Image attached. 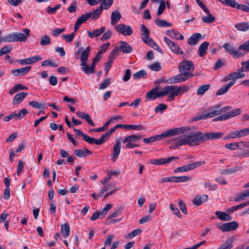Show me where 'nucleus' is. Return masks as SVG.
Here are the masks:
<instances>
[{
	"label": "nucleus",
	"instance_id": "obj_1",
	"mask_svg": "<svg viewBox=\"0 0 249 249\" xmlns=\"http://www.w3.org/2000/svg\"><path fill=\"white\" fill-rule=\"evenodd\" d=\"M224 135L222 132L203 133L200 131H193L181 136L179 140L174 143V146L179 147L184 145H198L200 143L221 138Z\"/></svg>",
	"mask_w": 249,
	"mask_h": 249
},
{
	"label": "nucleus",
	"instance_id": "obj_2",
	"mask_svg": "<svg viewBox=\"0 0 249 249\" xmlns=\"http://www.w3.org/2000/svg\"><path fill=\"white\" fill-rule=\"evenodd\" d=\"M191 130V128L188 126L174 128L167 130L160 134L153 136L147 138H143V141L145 143H150L179 134H184Z\"/></svg>",
	"mask_w": 249,
	"mask_h": 249
},
{
	"label": "nucleus",
	"instance_id": "obj_3",
	"mask_svg": "<svg viewBox=\"0 0 249 249\" xmlns=\"http://www.w3.org/2000/svg\"><path fill=\"white\" fill-rule=\"evenodd\" d=\"M221 106L220 105L217 104L213 107L209 108L206 110V113L196 116L193 118V120L196 121L212 118L215 116L219 115L221 113L231 109V106H226L222 108H221Z\"/></svg>",
	"mask_w": 249,
	"mask_h": 249
},
{
	"label": "nucleus",
	"instance_id": "obj_4",
	"mask_svg": "<svg viewBox=\"0 0 249 249\" xmlns=\"http://www.w3.org/2000/svg\"><path fill=\"white\" fill-rule=\"evenodd\" d=\"M242 64L245 66V68L244 67L240 68L236 72L227 75L225 78V81L234 80L236 81L237 79L245 77L246 76L244 73L245 71V69L246 71H249V60L243 62Z\"/></svg>",
	"mask_w": 249,
	"mask_h": 249
},
{
	"label": "nucleus",
	"instance_id": "obj_5",
	"mask_svg": "<svg viewBox=\"0 0 249 249\" xmlns=\"http://www.w3.org/2000/svg\"><path fill=\"white\" fill-rule=\"evenodd\" d=\"M158 88L151 89L146 94L145 98L147 101L154 100L157 98H160L169 95L167 86H165L161 91H159Z\"/></svg>",
	"mask_w": 249,
	"mask_h": 249
},
{
	"label": "nucleus",
	"instance_id": "obj_6",
	"mask_svg": "<svg viewBox=\"0 0 249 249\" xmlns=\"http://www.w3.org/2000/svg\"><path fill=\"white\" fill-rule=\"evenodd\" d=\"M169 91V95L167 98L168 101H172L175 97L177 96L180 91L186 92L188 90L189 88L187 86L177 87L175 85L167 86Z\"/></svg>",
	"mask_w": 249,
	"mask_h": 249
},
{
	"label": "nucleus",
	"instance_id": "obj_7",
	"mask_svg": "<svg viewBox=\"0 0 249 249\" xmlns=\"http://www.w3.org/2000/svg\"><path fill=\"white\" fill-rule=\"evenodd\" d=\"M222 3L230 6L232 8L240 10L243 12H249V2L247 5L239 4L234 0H218Z\"/></svg>",
	"mask_w": 249,
	"mask_h": 249
},
{
	"label": "nucleus",
	"instance_id": "obj_8",
	"mask_svg": "<svg viewBox=\"0 0 249 249\" xmlns=\"http://www.w3.org/2000/svg\"><path fill=\"white\" fill-rule=\"evenodd\" d=\"M142 138V135H131L125 138L126 147L132 148L140 146L139 141Z\"/></svg>",
	"mask_w": 249,
	"mask_h": 249
},
{
	"label": "nucleus",
	"instance_id": "obj_9",
	"mask_svg": "<svg viewBox=\"0 0 249 249\" xmlns=\"http://www.w3.org/2000/svg\"><path fill=\"white\" fill-rule=\"evenodd\" d=\"M205 161H203L202 162L196 161L193 163H189L188 164L178 167L174 169V173L179 172H185L190 170H194L196 167L199 166L202 164H205Z\"/></svg>",
	"mask_w": 249,
	"mask_h": 249
},
{
	"label": "nucleus",
	"instance_id": "obj_10",
	"mask_svg": "<svg viewBox=\"0 0 249 249\" xmlns=\"http://www.w3.org/2000/svg\"><path fill=\"white\" fill-rule=\"evenodd\" d=\"M215 226L223 232H226L236 230L238 227V224L236 221H232L229 223H226L223 224L216 223Z\"/></svg>",
	"mask_w": 249,
	"mask_h": 249
},
{
	"label": "nucleus",
	"instance_id": "obj_11",
	"mask_svg": "<svg viewBox=\"0 0 249 249\" xmlns=\"http://www.w3.org/2000/svg\"><path fill=\"white\" fill-rule=\"evenodd\" d=\"M194 76V74L189 72H182L176 75L169 79V83H178L187 80L188 79Z\"/></svg>",
	"mask_w": 249,
	"mask_h": 249
},
{
	"label": "nucleus",
	"instance_id": "obj_12",
	"mask_svg": "<svg viewBox=\"0 0 249 249\" xmlns=\"http://www.w3.org/2000/svg\"><path fill=\"white\" fill-rule=\"evenodd\" d=\"M223 48L227 52L235 58H239L244 55L242 52L235 49L230 43H226L223 45Z\"/></svg>",
	"mask_w": 249,
	"mask_h": 249
},
{
	"label": "nucleus",
	"instance_id": "obj_13",
	"mask_svg": "<svg viewBox=\"0 0 249 249\" xmlns=\"http://www.w3.org/2000/svg\"><path fill=\"white\" fill-rule=\"evenodd\" d=\"M241 113V110L240 108H236L214 119L213 121H219L226 120L240 115Z\"/></svg>",
	"mask_w": 249,
	"mask_h": 249
},
{
	"label": "nucleus",
	"instance_id": "obj_14",
	"mask_svg": "<svg viewBox=\"0 0 249 249\" xmlns=\"http://www.w3.org/2000/svg\"><path fill=\"white\" fill-rule=\"evenodd\" d=\"M141 31L142 32L141 36L143 41L145 43L148 44L150 46H152V43H154V41L150 37L149 31L144 24L141 25Z\"/></svg>",
	"mask_w": 249,
	"mask_h": 249
},
{
	"label": "nucleus",
	"instance_id": "obj_15",
	"mask_svg": "<svg viewBox=\"0 0 249 249\" xmlns=\"http://www.w3.org/2000/svg\"><path fill=\"white\" fill-rule=\"evenodd\" d=\"M164 41L172 52L176 54H183V52L181 50L179 51V47L175 42L166 36L164 37Z\"/></svg>",
	"mask_w": 249,
	"mask_h": 249
},
{
	"label": "nucleus",
	"instance_id": "obj_16",
	"mask_svg": "<svg viewBox=\"0 0 249 249\" xmlns=\"http://www.w3.org/2000/svg\"><path fill=\"white\" fill-rule=\"evenodd\" d=\"M121 151V142L120 141H117L116 143L114 145L112 150L110 157L111 160L113 162L116 161L118 157L120 154Z\"/></svg>",
	"mask_w": 249,
	"mask_h": 249
},
{
	"label": "nucleus",
	"instance_id": "obj_17",
	"mask_svg": "<svg viewBox=\"0 0 249 249\" xmlns=\"http://www.w3.org/2000/svg\"><path fill=\"white\" fill-rule=\"evenodd\" d=\"M179 71L180 72H185L186 71H194V67L193 64L191 61H184L180 63L179 66Z\"/></svg>",
	"mask_w": 249,
	"mask_h": 249
},
{
	"label": "nucleus",
	"instance_id": "obj_18",
	"mask_svg": "<svg viewBox=\"0 0 249 249\" xmlns=\"http://www.w3.org/2000/svg\"><path fill=\"white\" fill-rule=\"evenodd\" d=\"M23 33L15 32L16 41L25 42L30 36V31L28 29L23 30Z\"/></svg>",
	"mask_w": 249,
	"mask_h": 249
},
{
	"label": "nucleus",
	"instance_id": "obj_19",
	"mask_svg": "<svg viewBox=\"0 0 249 249\" xmlns=\"http://www.w3.org/2000/svg\"><path fill=\"white\" fill-rule=\"evenodd\" d=\"M245 136L246 135L245 132V129H243L242 130H236L229 133L225 137L224 139H234L236 138H239Z\"/></svg>",
	"mask_w": 249,
	"mask_h": 249
},
{
	"label": "nucleus",
	"instance_id": "obj_20",
	"mask_svg": "<svg viewBox=\"0 0 249 249\" xmlns=\"http://www.w3.org/2000/svg\"><path fill=\"white\" fill-rule=\"evenodd\" d=\"M42 58L39 56L36 55L23 59H19L17 61L18 62L19 64L23 65L32 64L35 62L40 60Z\"/></svg>",
	"mask_w": 249,
	"mask_h": 249
},
{
	"label": "nucleus",
	"instance_id": "obj_21",
	"mask_svg": "<svg viewBox=\"0 0 249 249\" xmlns=\"http://www.w3.org/2000/svg\"><path fill=\"white\" fill-rule=\"evenodd\" d=\"M31 69V66H26L24 68L13 70L11 73L16 76L19 75H24L27 74Z\"/></svg>",
	"mask_w": 249,
	"mask_h": 249
},
{
	"label": "nucleus",
	"instance_id": "obj_22",
	"mask_svg": "<svg viewBox=\"0 0 249 249\" xmlns=\"http://www.w3.org/2000/svg\"><path fill=\"white\" fill-rule=\"evenodd\" d=\"M89 18V16L87 15V13L85 14L82 15L79 17L74 24L75 32H76L78 29L81 26V25L86 22Z\"/></svg>",
	"mask_w": 249,
	"mask_h": 249
},
{
	"label": "nucleus",
	"instance_id": "obj_23",
	"mask_svg": "<svg viewBox=\"0 0 249 249\" xmlns=\"http://www.w3.org/2000/svg\"><path fill=\"white\" fill-rule=\"evenodd\" d=\"M81 66V69L86 74L89 75L92 74L95 72V66L93 65L92 63L90 66L87 64V63L83 64H80Z\"/></svg>",
	"mask_w": 249,
	"mask_h": 249
},
{
	"label": "nucleus",
	"instance_id": "obj_24",
	"mask_svg": "<svg viewBox=\"0 0 249 249\" xmlns=\"http://www.w3.org/2000/svg\"><path fill=\"white\" fill-rule=\"evenodd\" d=\"M91 47L88 46L85 50H83L80 55V64L87 63L90 54Z\"/></svg>",
	"mask_w": 249,
	"mask_h": 249
},
{
	"label": "nucleus",
	"instance_id": "obj_25",
	"mask_svg": "<svg viewBox=\"0 0 249 249\" xmlns=\"http://www.w3.org/2000/svg\"><path fill=\"white\" fill-rule=\"evenodd\" d=\"M203 11L207 15L202 18V20L204 23L209 24L212 23L215 20V18L214 16L211 14L209 10L207 8L204 9Z\"/></svg>",
	"mask_w": 249,
	"mask_h": 249
},
{
	"label": "nucleus",
	"instance_id": "obj_26",
	"mask_svg": "<svg viewBox=\"0 0 249 249\" xmlns=\"http://www.w3.org/2000/svg\"><path fill=\"white\" fill-rule=\"evenodd\" d=\"M76 115L78 117L85 119L88 123V124L92 126H95L93 121L90 118L89 115L88 113L77 111L76 113Z\"/></svg>",
	"mask_w": 249,
	"mask_h": 249
},
{
	"label": "nucleus",
	"instance_id": "obj_27",
	"mask_svg": "<svg viewBox=\"0 0 249 249\" xmlns=\"http://www.w3.org/2000/svg\"><path fill=\"white\" fill-rule=\"evenodd\" d=\"M84 140L89 144L95 143L96 145H101L105 142L102 136L99 139H95L87 135L85 136Z\"/></svg>",
	"mask_w": 249,
	"mask_h": 249
},
{
	"label": "nucleus",
	"instance_id": "obj_28",
	"mask_svg": "<svg viewBox=\"0 0 249 249\" xmlns=\"http://www.w3.org/2000/svg\"><path fill=\"white\" fill-rule=\"evenodd\" d=\"M119 43L121 44V45L119 47V48L115 47L110 53V55L109 56L108 58H111V59L113 60L117 55L119 50H120L122 52L124 53V42L120 41Z\"/></svg>",
	"mask_w": 249,
	"mask_h": 249
},
{
	"label": "nucleus",
	"instance_id": "obj_29",
	"mask_svg": "<svg viewBox=\"0 0 249 249\" xmlns=\"http://www.w3.org/2000/svg\"><path fill=\"white\" fill-rule=\"evenodd\" d=\"M208 198V196L207 195H203L202 196L197 195L194 198L193 202L195 205L199 206L204 202L206 201Z\"/></svg>",
	"mask_w": 249,
	"mask_h": 249
},
{
	"label": "nucleus",
	"instance_id": "obj_30",
	"mask_svg": "<svg viewBox=\"0 0 249 249\" xmlns=\"http://www.w3.org/2000/svg\"><path fill=\"white\" fill-rule=\"evenodd\" d=\"M106 30L105 27H102L99 29H97L95 30L90 32L89 31H87L89 36L90 38H93L95 37L99 36L102 34H103Z\"/></svg>",
	"mask_w": 249,
	"mask_h": 249
},
{
	"label": "nucleus",
	"instance_id": "obj_31",
	"mask_svg": "<svg viewBox=\"0 0 249 249\" xmlns=\"http://www.w3.org/2000/svg\"><path fill=\"white\" fill-rule=\"evenodd\" d=\"M179 159V158L178 156H172L168 158L157 159V165H165L169 163L172 160H178Z\"/></svg>",
	"mask_w": 249,
	"mask_h": 249
},
{
	"label": "nucleus",
	"instance_id": "obj_32",
	"mask_svg": "<svg viewBox=\"0 0 249 249\" xmlns=\"http://www.w3.org/2000/svg\"><path fill=\"white\" fill-rule=\"evenodd\" d=\"M166 34L170 37L175 38L176 39L182 40L184 38L183 35L180 34L178 32L174 30H167Z\"/></svg>",
	"mask_w": 249,
	"mask_h": 249
},
{
	"label": "nucleus",
	"instance_id": "obj_33",
	"mask_svg": "<svg viewBox=\"0 0 249 249\" xmlns=\"http://www.w3.org/2000/svg\"><path fill=\"white\" fill-rule=\"evenodd\" d=\"M234 26L239 31L246 32L249 30V21L238 23L236 24Z\"/></svg>",
	"mask_w": 249,
	"mask_h": 249
},
{
	"label": "nucleus",
	"instance_id": "obj_34",
	"mask_svg": "<svg viewBox=\"0 0 249 249\" xmlns=\"http://www.w3.org/2000/svg\"><path fill=\"white\" fill-rule=\"evenodd\" d=\"M74 153L78 157H84L87 155H90L92 152L88 148L85 147L84 149H76L74 151Z\"/></svg>",
	"mask_w": 249,
	"mask_h": 249
},
{
	"label": "nucleus",
	"instance_id": "obj_35",
	"mask_svg": "<svg viewBox=\"0 0 249 249\" xmlns=\"http://www.w3.org/2000/svg\"><path fill=\"white\" fill-rule=\"evenodd\" d=\"M201 38V35L200 33H196L193 34L189 39L188 43L189 45H195L198 42V40Z\"/></svg>",
	"mask_w": 249,
	"mask_h": 249
},
{
	"label": "nucleus",
	"instance_id": "obj_36",
	"mask_svg": "<svg viewBox=\"0 0 249 249\" xmlns=\"http://www.w3.org/2000/svg\"><path fill=\"white\" fill-rule=\"evenodd\" d=\"M102 7L100 6L92 12L88 13L87 14L89 16V18H91V19L95 20L99 17L102 12Z\"/></svg>",
	"mask_w": 249,
	"mask_h": 249
},
{
	"label": "nucleus",
	"instance_id": "obj_37",
	"mask_svg": "<svg viewBox=\"0 0 249 249\" xmlns=\"http://www.w3.org/2000/svg\"><path fill=\"white\" fill-rule=\"evenodd\" d=\"M215 214L217 217L222 221H230L232 219V217L226 213L221 211H216Z\"/></svg>",
	"mask_w": 249,
	"mask_h": 249
},
{
	"label": "nucleus",
	"instance_id": "obj_38",
	"mask_svg": "<svg viewBox=\"0 0 249 249\" xmlns=\"http://www.w3.org/2000/svg\"><path fill=\"white\" fill-rule=\"evenodd\" d=\"M27 95V93L24 92H21L20 93L17 94L13 101V105L19 104L23 99Z\"/></svg>",
	"mask_w": 249,
	"mask_h": 249
},
{
	"label": "nucleus",
	"instance_id": "obj_39",
	"mask_svg": "<svg viewBox=\"0 0 249 249\" xmlns=\"http://www.w3.org/2000/svg\"><path fill=\"white\" fill-rule=\"evenodd\" d=\"M209 45V42H204L200 45L198 50V55L199 56L203 57L205 55L206 51L208 48Z\"/></svg>",
	"mask_w": 249,
	"mask_h": 249
},
{
	"label": "nucleus",
	"instance_id": "obj_40",
	"mask_svg": "<svg viewBox=\"0 0 249 249\" xmlns=\"http://www.w3.org/2000/svg\"><path fill=\"white\" fill-rule=\"evenodd\" d=\"M15 32L7 35L4 37L0 38V42H16Z\"/></svg>",
	"mask_w": 249,
	"mask_h": 249
},
{
	"label": "nucleus",
	"instance_id": "obj_41",
	"mask_svg": "<svg viewBox=\"0 0 249 249\" xmlns=\"http://www.w3.org/2000/svg\"><path fill=\"white\" fill-rule=\"evenodd\" d=\"M121 18V14L117 11H113L111 15V23L114 25L116 24L120 19Z\"/></svg>",
	"mask_w": 249,
	"mask_h": 249
},
{
	"label": "nucleus",
	"instance_id": "obj_42",
	"mask_svg": "<svg viewBox=\"0 0 249 249\" xmlns=\"http://www.w3.org/2000/svg\"><path fill=\"white\" fill-rule=\"evenodd\" d=\"M70 227L68 224L65 223L61 226V233L64 238H67L70 234Z\"/></svg>",
	"mask_w": 249,
	"mask_h": 249
},
{
	"label": "nucleus",
	"instance_id": "obj_43",
	"mask_svg": "<svg viewBox=\"0 0 249 249\" xmlns=\"http://www.w3.org/2000/svg\"><path fill=\"white\" fill-rule=\"evenodd\" d=\"M192 179L191 176H184L180 177H173V182H185Z\"/></svg>",
	"mask_w": 249,
	"mask_h": 249
},
{
	"label": "nucleus",
	"instance_id": "obj_44",
	"mask_svg": "<svg viewBox=\"0 0 249 249\" xmlns=\"http://www.w3.org/2000/svg\"><path fill=\"white\" fill-rule=\"evenodd\" d=\"M155 23L157 26L160 27H167L172 26V24L170 22L161 19H157L155 20Z\"/></svg>",
	"mask_w": 249,
	"mask_h": 249
},
{
	"label": "nucleus",
	"instance_id": "obj_45",
	"mask_svg": "<svg viewBox=\"0 0 249 249\" xmlns=\"http://www.w3.org/2000/svg\"><path fill=\"white\" fill-rule=\"evenodd\" d=\"M147 75V72L144 70H140L133 75V78L135 80H138L145 78Z\"/></svg>",
	"mask_w": 249,
	"mask_h": 249
},
{
	"label": "nucleus",
	"instance_id": "obj_46",
	"mask_svg": "<svg viewBox=\"0 0 249 249\" xmlns=\"http://www.w3.org/2000/svg\"><path fill=\"white\" fill-rule=\"evenodd\" d=\"M238 50H239L241 52V51H243L244 52L242 53H244V55L246 53L249 52V40L246 41L243 44H241L238 49Z\"/></svg>",
	"mask_w": 249,
	"mask_h": 249
},
{
	"label": "nucleus",
	"instance_id": "obj_47",
	"mask_svg": "<svg viewBox=\"0 0 249 249\" xmlns=\"http://www.w3.org/2000/svg\"><path fill=\"white\" fill-rule=\"evenodd\" d=\"M210 87L211 85L210 84H207L199 87L197 90V94L198 95H203V94L210 89Z\"/></svg>",
	"mask_w": 249,
	"mask_h": 249
},
{
	"label": "nucleus",
	"instance_id": "obj_48",
	"mask_svg": "<svg viewBox=\"0 0 249 249\" xmlns=\"http://www.w3.org/2000/svg\"><path fill=\"white\" fill-rule=\"evenodd\" d=\"M240 143L237 142H233V143H230L225 144V147L228 149L231 150H234L240 148L239 144Z\"/></svg>",
	"mask_w": 249,
	"mask_h": 249
},
{
	"label": "nucleus",
	"instance_id": "obj_49",
	"mask_svg": "<svg viewBox=\"0 0 249 249\" xmlns=\"http://www.w3.org/2000/svg\"><path fill=\"white\" fill-rule=\"evenodd\" d=\"M125 129H129L132 130H145V128L141 124H125Z\"/></svg>",
	"mask_w": 249,
	"mask_h": 249
},
{
	"label": "nucleus",
	"instance_id": "obj_50",
	"mask_svg": "<svg viewBox=\"0 0 249 249\" xmlns=\"http://www.w3.org/2000/svg\"><path fill=\"white\" fill-rule=\"evenodd\" d=\"M27 113L28 111L27 109L25 108L22 109L18 113L14 112L15 118H16L17 120L21 119Z\"/></svg>",
	"mask_w": 249,
	"mask_h": 249
},
{
	"label": "nucleus",
	"instance_id": "obj_51",
	"mask_svg": "<svg viewBox=\"0 0 249 249\" xmlns=\"http://www.w3.org/2000/svg\"><path fill=\"white\" fill-rule=\"evenodd\" d=\"M101 3L100 7H102V9H107L112 4L114 0H102Z\"/></svg>",
	"mask_w": 249,
	"mask_h": 249
},
{
	"label": "nucleus",
	"instance_id": "obj_52",
	"mask_svg": "<svg viewBox=\"0 0 249 249\" xmlns=\"http://www.w3.org/2000/svg\"><path fill=\"white\" fill-rule=\"evenodd\" d=\"M29 105L35 108L40 109V108H45V104L44 103H39L36 101H31L29 103Z\"/></svg>",
	"mask_w": 249,
	"mask_h": 249
},
{
	"label": "nucleus",
	"instance_id": "obj_53",
	"mask_svg": "<svg viewBox=\"0 0 249 249\" xmlns=\"http://www.w3.org/2000/svg\"><path fill=\"white\" fill-rule=\"evenodd\" d=\"M75 33H76V32H75V29H74L73 32H72L71 34H69V35H62V37L67 42H71L73 40V39L75 36Z\"/></svg>",
	"mask_w": 249,
	"mask_h": 249
},
{
	"label": "nucleus",
	"instance_id": "obj_54",
	"mask_svg": "<svg viewBox=\"0 0 249 249\" xmlns=\"http://www.w3.org/2000/svg\"><path fill=\"white\" fill-rule=\"evenodd\" d=\"M248 197V195L246 191L243 192L239 194H238L235 198V201L236 202H239L241 200H245Z\"/></svg>",
	"mask_w": 249,
	"mask_h": 249
},
{
	"label": "nucleus",
	"instance_id": "obj_55",
	"mask_svg": "<svg viewBox=\"0 0 249 249\" xmlns=\"http://www.w3.org/2000/svg\"><path fill=\"white\" fill-rule=\"evenodd\" d=\"M238 169L236 167H233L231 168H228L222 170L220 171V174L222 175H230L233 174L236 171H237Z\"/></svg>",
	"mask_w": 249,
	"mask_h": 249
},
{
	"label": "nucleus",
	"instance_id": "obj_56",
	"mask_svg": "<svg viewBox=\"0 0 249 249\" xmlns=\"http://www.w3.org/2000/svg\"><path fill=\"white\" fill-rule=\"evenodd\" d=\"M40 43L43 46L50 44L51 43L50 37L47 35L43 36L41 38Z\"/></svg>",
	"mask_w": 249,
	"mask_h": 249
},
{
	"label": "nucleus",
	"instance_id": "obj_57",
	"mask_svg": "<svg viewBox=\"0 0 249 249\" xmlns=\"http://www.w3.org/2000/svg\"><path fill=\"white\" fill-rule=\"evenodd\" d=\"M112 207V205L111 204H107L104 208L101 210L100 214L102 217H104L107 213L108 211Z\"/></svg>",
	"mask_w": 249,
	"mask_h": 249
},
{
	"label": "nucleus",
	"instance_id": "obj_58",
	"mask_svg": "<svg viewBox=\"0 0 249 249\" xmlns=\"http://www.w3.org/2000/svg\"><path fill=\"white\" fill-rule=\"evenodd\" d=\"M165 9V3L164 0H161L160 2V6L158 8L157 16H159L161 15L164 11Z\"/></svg>",
	"mask_w": 249,
	"mask_h": 249
},
{
	"label": "nucleus",
	"instance_id": "obj_59",
	"mask_svg": "<svg viewBox=\"0 0 249 249\" xmlns=\"http://www.w3.org/2000/svg\"><path fill=\"white\" fill-rule=\"evenodd\" d=\"M12 50V46H4L0 50V56L10 53Z\"/></svg>",
	"mask_w": 249,
	"mask_h": 249
},
{
	"label": "nucleus",
	"instance_id": "obj_60",
	"mask_svg": "<svg viewBox=\"0 0 249 249\" xmlns=\"http://www.w3.org/2000/svg\"><path fill=\"white\" fill-rule=\"evenodd\" d=\"M148 68L153 71H160L161 70L160 64L159 62H156L148 66Z\"/></svg>",
	"mask_w": 249,
	"mask_h": 249
},
{
	"label": "nucleus",
	"instance_id": "obj_61",
	"mask_svg": "<svg viewBox=\"0 0 249 249\" xmlns=\"http://www.w3.org/2000/svg\"><path fill=\"white\" fill-rule=\"evenodd\" d=\"M141 232L142 230L141 229H136L128 234V235H127V238L130 239L133 238L134 237H135L137 235H140L141 233Z\"/></svg>",
	"mask_w": 249,
	"mask_h": 249
},
{
	"label": "nucleus",
	"instance_id": "obj_62",
	"mask_svg": "<svg viewBox=\"0 0 249 249\" xmlns=\"http://www.w3.org/2000/svg\"><path fill=\"white\" fill-rule=\"evenodd\" d=\"M170 209L172 211V212L176 214L178 218H181V214L180 213L179 210L177 207H175L173 203L170 204Z\"/></svg>",
	"mask_w": 249,
	"mask_h": 249
},
{
	"label": "nucleus",
	"instance_id": "obj_63",
	"mask_svg": "<svg viewBox=\"0 0 249 249\" xmlns=\"http://www.w3.org/2000/svg\"><path fill=\"white\" fill-rule=\"evenodd\" d=\"M116 129L117 128L115 126L114 127L111 128L109 131L107 132L105 134L102 135V137H103L104 141L107 140L108 139V138L111 136L112 133H113L116 130Z\"/></svg>",
	"mask_w": 249,
	"mask_h": 249
},
{
	"label": "nucleus",
	"instance_id": "obj_64",
	"mask_svg": "<svg viewBox=\"0 0 249 249\" xmlns=\"http://www.w3.org/2000/svg\"><path fill=\"white\" fill-rule=\"evenodd\" d=\"M167 108V105L163 104H160L157 106L155 108V112L156 113L162 112L164 110Z\"/></svg>",
	"mask_w": 249,
	"mask_h": 249
}]
</instances>
